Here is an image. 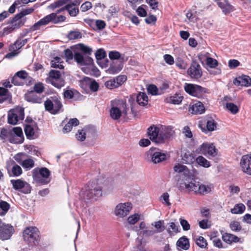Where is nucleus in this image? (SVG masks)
<instances>
[{
    "instance_id": "2eb2a0df",
    "label": "nucleus",
    "mask_w": 251,
    "mask_h": 251,
    "mask_svg": "<svg viewBox=\"0 0 251 251\" xmlns=\"http://www.w3.org/2000/svg\"><path fill=\"white\" fill-rule=\"evenodd\" d=\"M86 134L88 137L95 138L97 136L96 131L94 128H86L78 130L75 137L77 140L83 141L86 139Z\"/></svg>"
},
{
    "instance_id": "13d9d810",
    "label": "nucleus",
    "mask_w": 251,
    "mask_h": 251,
    "mask_svg": "<svg viewBox=\"0 0 251 251\" xmlns=\"http://www.w3.org/2000/svg\"><path fill=\"white\" fill-rule=\"evenodd\" d=\"M33 10L34 9L32 8L24 9L21 12L16 15V18H23L25 16L32 13Z\"/></svg>"
},
{
    "instance_id": "ddd939ff",
    "label": "nucleus",
    "mask_w": 251,
    "mask_h": 251,
    "mask_svg": "<svg viewBox=\"0 0 251 251\" xmlns=\"http://www.w3.org/2000/svg\"><path fill=\"white\" fill-rule=\"evenodd\" d=\"M132 208V204L129 202L121 203L117 205L115 208V214L119 217H124L127 215Z\"/></svg>"
},
{
    "instance_id": "393cba45",
    "label": "nucleus",
    "mask_w": 251,
    "mask_h": 251,
    "mask_svg": "<svg viewBox=\"0 0 251 251\" xmlns=\"http://www.w3.org/2000/svg\"><path fill=\"white\" fill-rule=\"evenodd\" d=\"M174 171L178 173L181 174V176L180 178H184L186 176L190 175V172L188 168L180 164H177L174 167Z\"/></svg>"
},
{
    "instance_id": "9d476101",
    "label": "nucleus",
    "mask_w": 251,
    "mask_h": 251,
    "mask_svg": "<svg viewBox=\"0 0 251 251\" xmlns=\"http://www.w3.org/2000/svg\"><path fill=\"white\" fill-rule=\"evenodd\" d=\"M50 170L45 167L40 169L38 168L34 169L32 171V176L34 180L41 184H47L49 181L46 180L50 175Z\"/></svg>"
},
{
    "instance_id": "7ed1b4c3",
    "label": "nucleus",
    "mask_w": 251,
    "mask_h": 251,
    "mask_svg": "<svg viewBox=\"0 0 251 251\" xmlns=\"http://www.w3.org/2000/svg\"><path fill=\"white\" fill-rule=\"evenodd\" d=\"M66 19L65 16L59 15L57 13H52L35 23L31 27V30L32 31L39 30L40 27L45 26L50 23L53 24H58L64 22Z\"/></svg>"
},
{
    "instance_id": "f03ea898",
    "label": "nucleus",
    "mask_w": 251,
    "mask_h": 251,
    "mask_svg": "<svg viewBox=\"0 0 251 251\" xmlns=\"http://www.w3.org/2000/svg\"><path fill=\"white\" fill-rule=\"evenodd\" d=\"M111 105L110 115L113 120H118L122 115H127L128 108L125 100H114L111 101Z\"/></svg>"
},
{
    "instance_id": "0e129e2a",
    "label": "nucleus",
    "mask_w": 251,
    "mask_h": 251,
    "mask_svg": "<svg viewBox=\"0 0 251 251\" xmlns=\"http://www.w3.org/2000/svg\"><path fill=\"white\" fill-rule=\"evenodd\" d=\"M160 201L164 204H166L167 206L171 205V203L169 201V195L168 193H163L160 197Z\"/></svg>"
},
{
    "instance_id": "1a4fd4ad",
    "label": "nucleus",
    "mask_w": 251,
    "mask_h": 251,
    "mask_svg": "<svg viewBox=\"0 0 251 251\" xmlns=\"http://www.w3.org/2000/svg\"><path fill=\"white\" fill-rule=\"evenodd\" d=\"M49 77L46 79V82L51 84L54 87L60 89L65 85L64 80L60 78V72L56 70H51L49 73Z\"/></svg>"
},
{
    "instance_id": "39448f33",
    "label": "nucleus",
    "mask_w": 251,
    "mask_h": 251,
    "mask_svg": "<svg viewBox=\"0 0 251 251\" xmlns=\"http://www.w3.org/2000/svg\"><path fill=\"white\" fill-rule=\"evenodd\" d=\"M199 182L191 176H186L184 178H180L178 188L180 191L194 192L196 193Z\"/></svg>"
},
{
    "instance_id": "bf43d9fd",
    "label": "nucleus",
    "mask_w": 251,
    "mask_h": 251,
    "mask_svg": "<svg viewBox=\"0 0 251 251\" xmlns=\"http://www.w3.org/2000/svg\"><path fill=\"white\" fill-rule=\"evenodd\" d=\"M226 107L233 114H236L239 111V108L237 106L231 102L227 103Z\"/></svg>"
},
{
    "instance_id": "e433bc0d",
    "label": "nucleus",
    "mask_w": 251,
    "mask_h": 251,
    "mask_svg": "<svg viewBox=\"0 0 251 251\" xmlns=\"http://www.w3.org/2000/svg\"><path fill=\"white\" fill-rule=\"evenodd\" d=\"M27 42V39H25L24 40H18L15 43L11 45L9 47L10 51H17L18 50L21 49L23 46H24Z\"/></svg>"
},
{
    "instance_id": "dca6fc26",
    "label": "nucleus",
    "mask_w": 251,
    "mask_h": 251,
    "mask_svg": "<svg viewBox=\"0 0 251 251\" xmlns=\"http://www.w3.org/2000/svg\"><path fill=\"white\" fill-rule=\"evenodd\" d=\"M188 74L191 78L198 79L202 75L201 67L196 61H193L187 71Z\"/></svg>"
},
{
    "instance_id": "680f3d73",
    "label": "nucleus",
    "mask_w": 251,
    "mask_h": 251,
    "mask_svg": "<svg viewBox=\"0 0 251 251\" xmlns=\"http://www.w3.org/2000/svg\"><path fill=\"white\" fill-rule=\"evenodd\" d=\"M78 47L79 48V49L82 52H83L84 53L89 55L91 54L92 49L90 47L84 45L82 44H79V45H78Z\"/></svg>"
},
{
    "instance_id": "72a5a7b5",
    "label": "nucleus",
    "mask_w": 251,
    "mask_h": 251,
    "mask_svg": "<svg viewBox=\"0 0 251 251\" xmlns=\"http://www.w3.org/2000/svg\"><path fill=\"white\" fill-rule=\"evenodd\" d=\"M36 126L27 125L25 127V132L27 138L31 139L33 138L35 134Z\"/></svg>"
},
{
    "instance_id": "79ce46f5",
    "label": "nucleus",
    "mask_w": 251,
    "mask_h": 251,
    "mask_svg": "<svg viewBox=\"0 0 251 251\" xmlns=\"http://www.w3.org/2000/svg\"><path fill=\"white\" fill-rule=\"evenodd\" d=\"M21 165L26 170H29L34 166V161L31 158H25Z\"/></svg>"
},
{
    "instance_id": "4468645a",
    "label": "nucleus",
    "mask_w": 251,
    "mask_h": 251,
    "mask_svg": "<svg viewBox=\"0 0 251 251\" xmlns=\"http://www.w3.org/2000/svg\"><path fill=\"white\" fill-rule=\"evenodd\" d=\"M148 158H151V162L154 164L159 163L166 159V154L160 152L156 148H151L147 152Z\"/></svg>"
},
{
    "instance_id": "a19ab883",
    "label": "nucleus",
    "mask_w": 251,
    "mask_h": 251,
    "mask_svg": "<svg viewBox=\"0 0 251 251\" xmlns=\"http://www.w3.org/2000/svg\"><path fill=\"white\" fill-rule=\"evenodd\" d=\"M63 63V61L62 60L61 58L56 57L51 61V66L52 68L62 69L64 68V66L62 64Z\"/></svg>"
},
{
    "instance_id": "bb28decb",
    "label": "nucleus",
    "mask_w": 251,
    "mask_h": 251,
    "mask_svg": "<svg viewBox=\"0 0 251 251\" xmlns=\"http://www.w3.org/2000/svg\"><path fill=\"white\" fill-rule=\"evenodd\" d=\"M211 188L212 186L211 184H204L199 182L195 193L200 195H205L211 192Z\"/></svg>"
},
{
    "instance_id": "4be33fe9",
    "label": "nucleus",
    "mask_w": 251,
    "mask_h": 251,
    "mask_svg": "<svg viewBox=\"0 0 251 251\" xmlns=\"http://www.w3.org/2000/svg\"><path fill=\"white\" fill-rule=\"evenodd\" d=\"M189 111L193 114H201L204 112L205 109L203 104L200 101L190 105Z\"/></svg>"
},
{
    "instance_id": "5701e85b",
    "label": "nucleus",
    "mask_w": 251,
    "mask_h": 251,
    "mask_svg": "<svg viewBox=\"0 0 251 251\" xmlns=\"http://www.w3.org/2000/svg\"><path fill=\"white\" fill-rule=\"evenodd\" d=\"M161 137L163 138V143L166 140L170 138L174 134V130L171 126H160Z\"/></svg>"
},
{
    "instance_id": "774afa93",
    "label": "nucleus",
    "mask_w": 251,
    "mask_h": 251,
    "mask_svg": "<svg viewBox=\"0 0 251 251\" xmlns=\"http://www.w3.org/2000/svg\"><path fill=\"white\" fill-rule=\"evenodd\" d=\"M74 93L72 89L67 88L64 90L63 96L64 99H71L74 97Z\"/></svg>"
},
{
    "instance_id": "b1692460",
    "label": "nucleus",
    "mask_w": 251,
    "mask_h": 251,
    "mask_svg": "<svg viewBox=\"0 0 251 251\" xmlns=\"http://www.w3.org/2000/svg\"><path fill=\"white\" fill-rule=\"evenodd\" d=\"M74 59L75 61L80 65H86L91 64L92 63V59L88 57L84 59L83 55L79 52H75L74 54Z\"/></svg>"
},
{
    "instance_id": "9b49d317",
    "label": "nucleus",
    "mask_w": 251,
    "mask_h": 251,
    "mask_svg": "<svg viewBox=\"0 0 251 251\" xmlns=\"http://www.w3.org/2000/svg\"><path fill=\"white\" fill-rule=\"evenodd\" d=\"M148 130V136L152 141L157 144L163 143L160 127L153 125L149 127Z\"/></svg>"
},
{
    "instance_id": "69168bd1",
    "label": "nucleus",
    "mask_w": 251,
    "mask_h": 251,
    "mask_svg": "<svg viewBox=\"0 0 251 251\" xmlns=\"http://www.w3.org/2000/svg\"><path fill=\"white\" fill-rule=\"evenodd\" d=\"M118 86H121L127 79V77L125 75H120L114 78Z\"/></svg>"
},
{
    "instance_id": "6e6d98bb",
    "label": "nucleus",
    "mask_w": 251,
    "mask_h": 251,
    "mask_svg": "<svg viewBox=\"0 0 251 251\" xmlns=\"http://www.w3.org/2000/svg\"><path fill=\"white\" fill-rule=\"evenodd\" d=\"M104 85L109 89H113L119 87L114 78L106 81Z\"/></svg>"
},
{
    "instance_id": "c03bdc74",
    "label": "nucleus",
    "mask_w": 251,
    "mask_h": 251,
    "mask_svg": "<svg viewBox=\"0 0 251 251\" xmlns=\"http://www.w3.org/2000/svg\"><path fill=\"white\" fill-rule=\"evenodd\" d=\"M10 208V205L7 202L3 201H0V215L3 216L6 214Z\"/></svg>"
},
{
    "instance_id": "7c9ffc66",
    "label": "nucleus",
    "mask_w": 251,
    "mask_h": 251,
    "mask_svg": "<svg viewBox=\"0 0 251 251\" xmlns=\"http://www.w3.org/2000/svg\"><path fill=\"white\" fill-rule=\"evenodd\" d=\"M79 122L76 118H73L68 122V123L64 126L63 128V132L64 133H67L70 132L73 126H76L78 125Z\"/></svg>"
},
{
    "instance_id": "58836bf2",
    "label": "nucleus",
    "mask_w": 251,
    "mask_h": 251,
    "mask_svg": "<svg viewBox=\"0 0 251 251\" xmlns=\"http://www.w3.org/2000/svg\"><path fill=\"white\" fill-rule=\"evenodd\" d=\"M245 205L243 203L236 204L233 208L230 209V212L232 214H241L245 210Z\"/></svg>"
},
{
    "instance_id": "0eeeda50",
    "label": "nucleus",
    "mask_w": 251,
    "mask_h": 251,
    "mask_svg": "<svg viewBox=\"0 0 251 251\" xmlns=\"http://www.w3.org/2000/svg\"><path fill=\"white\" fill-rule=\"evenodd\" d=\"M24 109L17 107L9 110L8 114V122L11 125H16L22 121L24 118Z\"/></svg>"
},
{
    "instance_id": "f3484780",
    "label": "nucleus",
    "mask_w": 251,
    "mask_h": 251,
    "mask_svg": "<svg viewBox=\"0 0 251 251\" xmlns=\"http://www.w3.org/2000/svg\"><path fill=\"white\" fill-rule=\"evenodd\" d=\"M10 182L14 189L19 190L23 188V192L24 193L27 194L30 193L31 188L26 182L21 179H12L10 180Z\"/></svg>"
},
{
    "instance_id": "49530a36",
    "label": "nucleus",
    "mask_w": 251,
    "mask_h": 251,
    "mask_svg": "<svg viewBox=\"0 0 251 251\" xmlns=\"http://www.w3.org/2000/svg\"><path fill=\"white\" fill-rule=\"evenodd\" d=\"M68 1V0H58L55 1L50 5L49 8L53 10L64 5H66Z\"/></svg>"
},
{
    "instance_id": "6ab92c4d",
    "label": "nucleus",
    "mask_w": 251,
    "mask_h": 251,
    "mask_svg": "<svg viewBox=\"0 0 251 251\" xmlns=\"http://www.w3.org/2000/svg\"><path fill=\"white\" fill-rule=\"evenodd\" d=\"M14 231L12 226L9 224L0 228V240L4 241L10 239Z\"/></svg>"
},
{
    "instance_id": "a211bd4d",
    "label": "nucleus",
    "mask_w": 251,
    "mask_h": 251,
    "mask_svg": "<svg viewBox=\"0 0 251 251\" xmlns=\"http://www.w3.org/2000/svg\"><path fill=\"white\" fill-rule=\"evenodd\" d=\"M251 154H247L242 157L240 165L242 171L249 175H251Z\"/></svg>"
},
{
    "instance_id": "473e14b6",
    "label": "nucleus",
    "mask_w": 251,
    "mask_h": 251,
    "mask_svg": "<svg viewBox=\"0 0 251 251\" xmlns=\"http://www.w3.org/2000/svg\"><path fill=\"white\" fill-rule=\"evenodd\" d=\"M223 240L227 244H231L232 242L237 243L239 242V238L232 234L226 233L223 235Z\"/></svg>"
},
{
    "instance_id": "6e6552de",
    "label": "nucleus",
    "mask_w": 251,
    "mask_h": 251,
    "mask_svg": "<svg viewBox=\"0 0 251 251\" xmlns=\"http://www.w3.org/2000/svg\"><path fill=\"white\" fill-rule=\"evenodd\" d=\"M196 151L198 153L202 154L205 156L215 157L217 155L218 150L213 143L204 142L196 149Z\"/></svg>"
},
{
    "instance_id": "aec40b11",
    "label": "nucleus",
    "mask_w": 251,
    "mask_h": 251,
    "mask_svg": "<svg viewBox=\"0 0 251 251\" xmlns=\"http://www.w3.org/2000/svg\"><path fill=\"white\" fill-rule=\"evenodd\" d=\"M80 2V0H75L73 2L66 5V10L68 11L71 16L75 17L78 14L79 10L77 5Z\"/></svg>"
},
{
    "instance_id": "4c0bfd02",
    "label": "nucleus",
    "mask_w": 251,
    "mask_h": 251,
    "mask_svg": "<svg viewBox=\"0 0 251 251\" xmlns=\"http://www.w3.org/2000/svg\"><path fill=\"white\" fill-rule=\"evenodd\" d=\"M217 123L212 119H210L206 122V129H204L203 131L205 133L207 131H213L217 129Z\"/></svg>"
},
{
    "instance_id": "423d86ee",
    "label": "nucleus",
    "mask_w": 251,
    "mask_h": 251,
    "mask_svg": "<svg viewBox=\"0 0 251 251\" xmlns=\"http://www.w3.org/2000/svg\"><path fill=\"white\" fill-rule=\"evenodd\" d=\"M45 109L52 114H56L62 110L63 105L60 99L57 97H51L44 102Z\"/></svg>"
},
{
    "instance_id": "e2e57ef3",
    "label": "nucleus",
    "mask_w": 251,
    "mask_h": 251,
    "mask_svg": "<svg viewBox=\"0 0 251 251\" xmlns=\"http://www.w3.org/2000/svg\"><path fill=\"white\" fill-rule=\"evenodd\" d=\"M106 55V52L103 49H99L95 53V56L97 60L103 59Z\"/></svg>"
},
{
    "instance_id": "a878e982",
    "label": "nucleus",
    "mask_w": 251,
    "mask_h": 251,
    "mask_svg": "<svg viewBox=\"0 0 251 251\" xmlns=\"http://www.w3.org/2000/svg\"><path fill=\"white\" fill-rule=\"evenodd\" d=\"M123 67V64L121 62L117 61L112 62L106 71L109 74H115L120 72Z\"/></svg>"
},
{
    "instance_id": "4d7b16f0",
    "label": "nucleus",
    "mask_w": 251,
    "mask_h": 251,
    "mask_svg": "<svg viewBox=\"0 0 251 251\" xmlns=\"http://www.w3.org/2000/svg\"><path fill=\"white\" fill-rule=\"evenodd\" d=\"M69 40H75L81 38V34L78 31H71L68 35Z\"/></svg>"
},
{
    "instance_id": "5fc2aeb1",
    "label": "nucleus",
    "mask_w": 251,
    "mask_h": 251,
    "mask_svg": "<svg viewBox=\"0 0 251 251\" xmlns=\"http://www.w3.org/2000/svg\"><path fill=\"white\" fill-rule=\"evenodd\" d=\"M91 79L89 77H84L82 80L80 81V87L86 90L88 88H89V86L90 84Z\"/></svg>"
},
{
    "instance_id": "2f4dec72",
    "label": "nucleus",
    "mask_w": 251,
    "mask_h": 251,
    "mask_svg": "<svg viewBox=\"0 0 251 251\" xmlns=\"http://www.w3.org/2000/svg\"><path fill=\"white\" fill-rule=\"evenodd\" d=\"M176 246L180 249L187 250L190 247L189 240L185 237H181L177 241Z\"/></svg>"
},
{
    "instance_id": "f8f14e48",
    "label": "nucleus",
    "mask_w": 251,
    "mask_h": 251,
    "mask_svg": "<svg viewBox=\"0 0 251 251\" xmlns=\"http://www.w3.org/2000/svg\"><path fill=\"white\" fill-rule=\"evenodd\" d=\"M184 89L189 94L198 98L202 97V95L206 92L205 88L192 84L186 83Z\"/></svg>"
},
{
    "instance_id": "cd10ccee",
    "label": "nucleus",
    "mask_w": 251,
    "mask_h": 251,
    "mask_svg": "<svg viewBox=\"0 0 251 251\" xmlns=\"http://www.w3.org/2000/svg\"><path fill=\"white\" fill-rule=\"evenodd\" d=\"M12 100V96L7 89L0 87V103L4 101L10 102Z\"/></svg>"
},
{
    "instance_id": "de8ad7c7",
    "label": "nucleus",
    "mask_w": 251,
    "mask_h": 251,
    "mask_svg": "<svg viewBox=\"0 0 251 251\" xmlns=\"http://www.w3.org/2000/svg\"><path fill=\"white\" fill-rule=\"evenodd\" d=\"M22 18H16V16L13 18L12 24L14 25L15 28H19L24 25L25 20Z\"/></svg>"
},
{
    "instance_id": "412c9836",
    "label": "nucleus",
    "mask_w": 251,
    "mask_h": 251,
    "mask_svg": "<svg viewBox=\"0 0 251 251\" xmlns=\"http://www.w3.org/2000/svg\"><path fill=\"white\" fill-rule=\"evenodd\" d=\"M233 83L236 86L249 87L251 85V78L248 75H243L236 78Z\"/></svg>"
},
{
    "instance_id": "3c124183",
    "label": "nucleus",
    "mask_w": 251,
    "mask_h": 251,
    "mask_svg": "<svg viewBox=\"0 0 251 251\" xmlns=\"http://www.w3.org/2000/svg\"><path fill=\"white\" fill-rule=\"evenodd\" d=\"M11 130H7L4 128H2L1 130L0 137L3 140H9L10 136L11 135Z\"/></svg>"
},
{
    "instance_id": "20e7f679",
    "label": "nucleus",
    "mask_w": 251,
    "mask_h": 251,
    "mask_svg": "<svg viewBox=\"0 0 251 251\" xmlns=\"http://www.w3.org/2000/svg\"><path fill=\"white\" fill-rule=\"evenodd\" d=\"M23 237L29 246H36L39 241V231L36 227L26 228L23 232Z\"/></svg>"
},
{
    "instance_id": "c85d7f7f",
    "label": "nucleus",
    "mask_w": 251,
    "mask_h": 251,
    "mask_svg": "<svg viewBox=\"0 0 251 251\" xmlns=\"http://www.w3.org/2000/svg\"><path fill=\"white\" fill-rule=\"evenodd\" d=\"M217 4L225 14H229L234 10L233 7L226 0L218 2Z\"/></svg>"
},
{
    "instance_id": "603ef678",
    "label": "nucleus",
    "mask_w": 251,
    "mask_h": 251,
    "mask_svg": "<svg viewBox=\"0 0 251 251\" xmlns=\"http://www.w3.org/2000/svg\"><path fill=\"white\" fill-rule=\"evenodd\" d=\"M12 136H10L9 141L11 143L14 144H21L24 140V137H20L19 136H16L11 134Z\"/></svg>"
},
{
    "instance_id": "338daca9",
    "label": "nucleus",
    "mask_w": 251,
    "mask_h": 251,
    "mask_svg": "<svg viewBox=\"0 0 251 251\" xmlns=\"http://www.w3.org/2000/svg\"><path fill=\"white\" fill-rule=\"evenodd\" d=\"M230 227L232 231H239L241 229L240 223L237 221H232L230 224Z\"/></svg>"
},
{
    "instance_id": "c756f323",
    "label": "nucleus",
    "mask_w": 251,
    "mask_h": 251,
    "mask_svg": "<svg viewBox=\"0 0 251 251\" xmlns=\"http://www.w3.org/2000/svg\"><path fill=\"white\" fill-rule=\"evenodd\" d=\"M183 99V97L180 95L176 94L175 95L167 97L165 101L168 103L174 104H179L181 103Z\"/></svg>"
},
{
    "instance_id": "f704fd0d",
    "label": "nucleus",
    "mask_w": 251,
    "mask_h": 251,
    "mask_svg": "<svg viewBox=\"0 0 251 251\" xmlns=\"http://www.w3.org/2000/svg\"><path fill=\"white\" fill-rule=\"evenodd\" d=\"M136 101L139 105L144 106L148 103V97L145 93L140 92L137 96Z\"/></svg>"
},
{
    "instance_id": "a18cd8bd",
    "label": "nucleus",
    "mask_w": 251,
    "mask_h": 251,
    "mask_svg": "<svg viewBox=\"0 0 251 251\" xmlns=\"http://www.w3.org/2000/svg\"><path fill=\"white\" fill-rule=\"evenodd\" d=\"M196 244L201 248H205L207 246L206 240L202 236H198L195 239Z\"/></svg>"
},
{
    "instance_id": "052dcab7",
    "label": "nucleus",
    "mask_w": 251,
    "mask_h": 251,
    "mask_svg": "<svg viewBox=\"0 0 251 251\" xmlns=\"http://www.w3.org/2000/svg\"><path fill=\"white\" fill-rule=\"evenodd\" d=\"M26 157V155L25 153H19L14 155V158L17 161V163L21 165L22 163H23V162H24Z\"/></svg>"
},
{
    "instance_id": "864d4df0",
    "label": "nucleus",
    "mask_w": 251,
    "mask_h": 251,
    "mask_svg": "<svg viewBox=\"0 0 251 251\" xmlns=\"http://www.w3.org/2000/svg\"><path fill=\"white\" fill-rule=\"evenodd\" d=\"M147 89L148 92L152 95H157L162 94V92H159L157 87L153 84L150 85Z\"/></svg>"
},
{
    "instance_id": "8fccbe9b",
    "label": "nucleus",
    "mask_w": 251,
    "mask_h": 251,
    "mask_svg": "<svg viewBox=\"0 0 251 251\" xmlns=\"http://www.w3.org/2000/svg\"><path fill=\"white\" fill-rule=\"evenodd\" d=\"M163 221L159 220L152 224V225L156 228L155 233L162 232L165 229V227L163 225Z\"/></svg>"
},
{
    "instance_id": "c9c22d12",
    "label": "nucleus",
    "mask_w": 251,
    "mask_h": 251,
    "mask_svg": "<svg viewBox=\"0 0 251 251\" xmlns=\"http://www.w3.org/2000/svg\"><path fill=\"white\" fill-rule=\"evenodd\" d=\"M9 176H19L23 173L21 167L17 164H14L12 166L11 171L8 170Z\"/></svg>"
},
{
    "instance_id": "37998d69",
    "label": "nucleus",
    "mask_w": 251,
    "mask_h": 251,
    "mask_svg": "<svg viewBox=\"0 0 251 251\" xmlns=\"http://www.w3.org/2000/svg\"><path fill=\"white\" fill-rule=\"evenodd\" d=\"M196 161L199 165L204 168H208L210 166L209 161L202 156H198L196 158Z\"/></svg>"
},
{
    "instance_id": "09e8293b",
    "label": "nucleus",
    "mask_w": 251,
    "mask_h": 251,
    "mask_svg": "<svg viewBox=\"0 0 251 251\" xmlns=\"http://www.w3.org/2000/svg\"><path fill=\"white\" fill-rule=\"evenodd\" d=\"M141 215L138 213H135L130 215L127 218V222L130 225H134L140 219Z\"/></svg>"
},
{
    "instance_id": "ea45409f",
    "label": "nucleus",
    "mask_w": 251,
    "mask_h": 251,
    "mask_svg": "<svg viewBox=\"0 0 251 251\" xmlns=\"http://www.w3.org/2000/svg\"><path fill=\"white\" fill-rule=\"evenodd\" d=\"M182 160L186 164H192L196 161V158L193 154L189 152H185L182 156Z\"/></svg>"
},
{
    "instance_id": "f257e3e1",
    "label": "nucleus",
    "mask_w": 251,
    "mask_h": 251,
    "mask_svg": "<svg viewBox=\"0 0 251 251\" xmlns=\"http://www.w3.org/2000/svg\"><path fill=\"white\" fill-rule=\"evenodd\" d=\"M102 195V187L98 180H93L88 183L86 190L82 194L81 197L85 201H95Z\"/></svg>"
}]
</instances>
